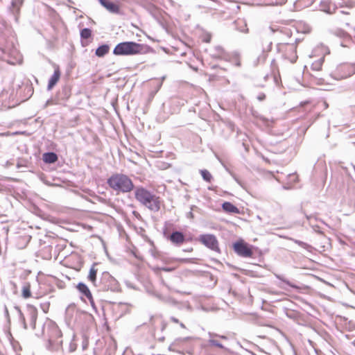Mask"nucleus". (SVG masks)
Listing matches in <instances>:
<instances>
[{"label":"nucleus","mask_w":355,"mask_h":355,"mask_svg":"<svg viewBox=\"0 0 355 355\" xmlns=\"http://www.w3.org/2000/svg\"><path fill=\"white\" fill-rule=\"evenodd\" d=\"M144 49V45L135 42H123L119 43L113 50L115 55H133L140 54Z\"/></svg>","instance_id":"6"},{"label":"nucleus","mask_w":355,"mask_h":355,"mask_svg":"<svg viewBox=\"0 0 355 355\" xmlns=\"http://www.w3.org/2000/svg\"><path fill=\"white\" fill-rule=\"evenodd\" d=\"M132 214H133V215H134V216H135L137 218H140V217H141L140 214H139L137 211H133Z\"/></svg>","instance_id":"39"},{"label":"nucleus","mask_w":355,"mask_h":355,"mask_svg":"<svg viewBox=\"0 0 355 355\" xmlns=\"http://www.w3.org/2000/svg\"><path fill=\"white\" fill-rule=\"evenodd\" d=\"M87 316L86 312L79 310L75 304L69 305L65 311V319L69 324L79 326Z\"/></svg>","instance_id":"7"},{"label":"nucleus","mask_w":355,"mask_h":355,"mask_svg":"<svg viewBox=\"0 0 355 355\" xmlns=\"http://www.w3.org/2000/svg\"><path fill=\"white\" fill-rule=\"evenodd\" d=\"M323 105L324 109H327L329 107V105L326 101L323 102Z\"/></svg>","instance_id":"41"},{"label":"nucleus","mask_w":355,"mask_h":355,"mask_svg":"<svg viewBox=\"0 0 355 355\" xmlns=\"http://www.w3.org/2000/svg\"><path fill=\"white\" fill-rule=\"evenodd\" d=\"M162 270H163L164 271L168 272V271H171L173 269H172V268H162Z\"/></svg>","instance_id":"40"},{"label":"nucleus","mask_w":355,"mask_h":355,"mask_svg":"<svg viewBox=\"0 0 355 355\" xmlns=\"http://www.w3.org/2000/svg\"><path fill=\"white\" fill-rule=\"evenodd\" d=\"M60 69L58 68L55 69L53 74L51 76L49 80L47 89L51 90L58 83V81L60 79Z\"/></svg>","instance_id":"17"},{"label":"nucleus","mask_w":355,"mask_h":355,"mask_svg":"<svg viewBox=\"0 0 355 355\" xmlns=\"http://www.w3.org/2000/svg\"><path fill=\"white\" fill-rule=\"evenodd\" d=\"M257 100L259 101H262L263 100H265L266 98V95L264 93H260L257 97Z\"/></svg>","instance_id":"38"},{"label":"nucleus","mask_w":355,"mask_h":355,"mask_svg":"<svg viewBox=\"0 0 355 355\" xmlns=\"http://www.w3.org/2000/svg\"><path fill=\"white\" fill-rule=\"evenodd\" d=\"M193 250V248H189V249H187V250H184V251L185 252H191Z\"/></svg>","instance_id":"44"},{"label":"nucleus","mask_w":355,"mask_h":355,"mask_svg":"<svg viewBox=\"0 0 355 355\" xmlns=\"http://www.w3.org/2000/svg\"><path fill=\"white\" fill-rule=\"evenodd\" d=\"M200 173L202 175V179L207 182H210L213 179L211 174L209 173V171L206 169L200 170Z\"/></svg>","instance_id":"28"},{"label":"nucleus","mask_w":355,"mask_h":355,"mask_svg":"<svg viewBox=\"0 0 355 355\" xmlns=\"http://www.w3.org/2000/svg\"><path fill=\"white\" fill-rule=\"evenodd\" d=\"M272 43L271 41H268L266 42V46H263V53H268L269 51H270L271 49H272Z\"/></svg>","instance_id":"35"},{"label":"nucleus","mask_w":355,"mask_h":355,"mask_svg":"<svg viewBox=\"0 0 355 355\" xmlns=\"http://www.w3.org/2000/svg\"><path fill=\"white\" fill-rule=\"evenodd\" d=\"M189 216H193L192 212H189Z\"/></svg>","instance_id":"48"},{"label":"nucleus","mask_w":355,"mask_h":355,"mask_svg":"<svg viewBox=\"0 0 355 355\" xmlns=\"http://www.w3.org/2000/svg\"><path fill=\"white\" fill-rule=\"evenodd\" d=\"M132 355H141V354H135L132 353Z\"/></svg>","instance_id":"49"},{"label":"nucleus","mask_w":355,"mask_h":355,"mask_svg":"<svg viewBox=\"0 0 355 355\" xmlns=\"http://www.w3.org/2000/svg\"><path fill=\"white\" fill-rule=\"evenodd\" d=\"M355 73V63H342L337 66L332 73V77L336 80L345 79Z\"/></svg>","instance_id":"10"},{"label":"nucleus","mask_w":355,"mask_h":355,"mask_svg":"<svg viewBox=\"0 0 355 355\" xmlns=\"http://www.w3.org/2000/svg\"><path fill=\"white\" fill-rule=\"evenodd\" d=\"M324 61V56L319 58L318 60L314 61L311 64V69L315 71H319L322 69V66Z\"/></svg>","instance_id":"26"},{"label":"nucleus","mask_w":355,"mask_h":355,"mask_svg":"<svg viewBox=\"0 0 355 355\" xmlns=\"http://www.w3.org/2000/svg\"><path fill=\"white\" fill-rule=\"evenodd\" d=\"M355 173V166H352ZM340 178H338L336 187L343 196V201L350 210L355 211V179L347 167H341Z\"/></svg>","instance_id":"2"},{"label":"nucleus","mask_w":355,"mask_h":355,"mask_svg":"<svg viewBox=\"0 0 355 355\" xmlns=\"http://www.w3.org/2000/svg\"><path fill=\"white\" fill-rule=\"evenodd\" d=\"M275 276L279 280H281L282 282H284L285 284H286L288 286L292 287V288H297V286L293 284L291 282H290L288 280H287L286 279H285L282 275H278V274H275Z\"/></svg>","instance_id":"32"},{"label":"nucleus","mask_w":355,"mask_h":355,"mask_svg":"<svg viewBox=\"0 0 355 355\" xmlns=\"http://www.w3.org/2000/svg\"><path fill=\"white\" fill-rule=\"evenodd\" d=\"M99 3L110 12L118 14L120 12L119 6L115 3L109 0H98Z\"/></svg>","instance_id":"14"},{"label":"nucleus","mask_w":355,"mask_h":355,"mask_svg":"<svg viewBox=\"0 0 355 355\" xmlns=\"http://www.w3.org/2000/svg\"><path fill=\"white\" fill-rule=\"evenodd\" d=\"M18 319L24 329L29 328L34 331L35 336L43 338L46 348L56 352L62 347V333L58 324L52 320L46 318L37 320V310L34 306H28L25 315L21 309L16 306Z\"/></svg>","instance_id":"1"},{"label":"nucleus","mask_w":355,"mask_h":355,"mask_svg":"<svg viewBox=\"0 0 355 355\" xmlns=\"http://www.w3.org/2000/svg\"><path fill=\"white\" fill-rule=\"evenodd\" d=\"M21 166H22V165H21L19 162H18V163L17 164V167L18 168H21Z\"/></svg>","instance_id":"45"},{"label":"nucleus","mask_w":355,"mask_h":355,"mask_svg":"<svg viewBox=\"0 0 355 355\" xmlns=\"http://www.w3.org/2000/svg\"><path fill=\"white\" fill-rule=\"evenodd\" d=\"M233 248L235 252L240 257H251L253 254L252 247L243 240L234 243Z\"/></svg>","instance_id":"12"},{"label":"nucleus","mask_w":355,"mask_h":355,"mask_svg":"<svg viewBox=\"0 0 355 355\" xmlns=\"http://www.w3.org/2000/svg\"><path fill=\"white\" fill-rule=\"evenodd\" d=\"M166 324L163 322L162 323V330H164L166 328Z\"/></svg>","instance_id":"43"},{"label":"nucleus","mask_w":355,"mask_h":355,"mask_svg":"<svg viewBox=\"0 0 355 355\" xmlns=\"http://www.w3.org/2000/svg\"><path fill=\"white\" fill-rule=\"evenodd\" d=\"M291 240L294 242L295 243L297 244L298 245H300L301 248L306 250L307 251L310 252L312 249V247L311 245H310L309 244L305 243V242H303L302 241H300V240H297V239H291Z\"/></svg>","instance_id":"27"},{"label":"nucleus","mask_w":355,"mask_h":355,"mask_svg":"<svg viewBox=\"0 0 355 355\" xmlns=\"http://www.w3.org/2000/svg\"><path fill=\"white\" fill-rule=\"evenodd\" d=\"M23 1L24 0H12L10 9L14 15H16L19 12Z\"/></svg>","instance_id":"24"},{"label":"nucleus","mask_w":355,"mask_h":355,"mask_svg":"<svg viewBox=\"0 0 355 355\" xmlns=\"http://www.w3.org/2000/svg\"><path fill=\"white\" fill-rule=\"evenodd\" d=\"M22 296L24 298H28L31 296V286L29 284H26L22 288Z\"/></svg>","instance_id":"29"},{"label":"nucleus","mask_w":355,"mask_h":355,"mask_svg":"<svg viewBox=\"0 0 355 355\" xmlns=\"http://www.w3.org/2000/svg\"><path fill=\"white\" fill-rule=\"evenodd\" d=\"M92 35V31L88 28H83L80 31V37L83 39H88Z\"/></svg>","instance_id":"30"},{"label":"nucleus","mask_w":355,"mask_h":355,"mask_svg":"<svg viewBox=\"0 0 355 355\" xmlns=\"http://www.w3.org/2000/svg\"><path fill=\"white\" fill-rule=\"evenodd\" d=\"M296 48V45L291 43H279L277 45V51L282 54V58L291 63H295L297 60Z\"/></svg>","instance_id":"8"},{"label":"nucleus","mask_w":355,"mask_h":355,"mask_svg":"<svg viewBox=\"0 0 355 355\" xmlns=\"http://www.w3.org/2000/svg\"><path fill=\"white\" fill-rule=\"evenodd\" d=\"M135 198L141 205L153 212L160 209V198L143 187L135 188Z\"/></svg>","instance_id":"4"},{"label":"nucleus","mask_w":355,"mask_h":355,"mask_svg":"<svg viewBox=\"0 0 355 355\" xmlns=\"http://www.w3.org/2000/svg\"><path fill=\"white\" fill-rule=\"evenodd\" d=\"M233 25L236 31L243 33H248L249 30L247 27V22L244 19H237L233 22Z\"/></svg>","instance_id":"16"},{"label":"nucleus","mask_w":355,"mask_h":355,"mask_svg":"<svg viewBox=\"0 0 355 355\" xmlns=\"http://www.w3.org/2000/svg\"><path fill=\"white\" fill-rule=\"evenodd\" d=\"M210 345L217 347L220 349H225V347L223 344H221L218 340H215L214 338H210V339L208 340Z\"/></svg>","instance_id":"33"},{"label":"nucleus","mask_w":355,"mask_h":355,"mask_svg":"<svg viewBox=\"0 0 355 355\" xmlns=\"http://www.w3.org/2000/svg\"><path fill=\"white\" fill-rule=\"evenodd\" d=\"M5 313H6V315H8V311L6 307L5 308Z\"/></svg>","instance_id":"46"},{"label":"nucleus","mask_w":355,"mask_h":355,"mask_svg":"<svg viewBox=\"0 0 355 355\" xmlns=\"http://www.w3.org/2000/svg\"><path fill=\"white\" fill-rule=\"evenodd\" d=\"M354 30H355V27H354Z\"/></svg>","instance_id":"51"},{"label":"nucleus","mask_w":355,"mask_h":355,"mask_svg":"<svg viewBox=\"0 0 355 355\" xmlns=\"http://www.w3.org/2000/svg\"><path fill=\"white\" fill-rule=\"evenodd\" d=\"M252 355H256V354H255L254 353H253V352H252Z\"/></svg>","instance_id":"50"},{"label":"nucleus","mask_w":355,"mask_h":355,"mask_svg":"<svg viewBox=\"0 0 355 355\" xmlns=\"http://www.w3.org/2000/svg\"><path fill=\"white\" fill-rule=\"evenodd\" d=\"M76 288L78 291L81 293V295L85 297L89 301L91 305L94 306V299L88 286L85 284L80 282L78 284Z\"/></svg>","instance_id":"13"},{"label":"nucleus","mask_w":355,"mask_h":355,"mask_svg":"<svg viewBox=\"0 0 355 355\" xmlns=\"http://www.w3.org/2000/svg\"><path fill=\"white\" fill-rule=\"evenodd\" d=\"M109 50L110 46L108 44H102L96 49L95 54L96 56L102 58L109 52Z\"/></svg>","instance_id":"22"},{"label":"nucleus","mask_w":355,"mask_h":355,"mask_svg":"<svg viewBox=\"0 0 355 355\" xmlns=\"http://www.w3.org/2000/svg\"><path fill=\"white\" fill-rule=\"evenodd\" d=\"M306 218L309 223V225L312 227L313 230L319 234H322V232L320 230V228L318 225L313 224V220H316V218L313 215H306Z\"/></svg>","instance_id":"25"},{"label":"nucleus","mask_w":355,"mask_h":355,"mask_svg":"<svg viewBox=\"0 0 355 355\" xmlns=\"http://www.w3.org/2000/svg\"><path fill=\"white\" fill-rule=\"evenodd\" d=\"M98 286L102 291H111L112 292L118 291L120 287L118 281L108 272H103L102 273Z\"/></svg>","instance_id":"9"},{"label":"nucleus","mask_w":355,"mask_h":355,"mask_svg":"<svg viewBox=\"0 0 355 355\" xmlns=\"http://www.w3.org/2000/svg\"><path fill=\"white\" fill-rule=\"evenodd\" d=\"M169 240L176 245H180L185 241V236L182 232L174 231L168 237Z\"/></svg>","instance_id":"15"},{"label":"nucleus","mask_w":355,"mask_h":355,"mask_svg":"<svg viewBox=\"0 0 355 355\" xmlns=\"http://www.w3.org/2000/svg\"><path fill=\"white\" fill-rule=\"evenodd\" d=\"M42 159L45 163L53 164L58 160V157L55 153L47 152L43 154Z\"/></svg>","instance_id":"19"},{"label":"nucleus","mask_w":355,"mask_h":355,"mask_svg":"<svg viewBox=\"0 0 355 355\" xmlns=\"http://www.w3.org/2000/svg\"><path fill=\"white\" fill-rule=\"evenodd\" d=\"M209 338H220L223 340H227V337L226 336L218 335V334H214V333L209 332Z\"/></svg>","instance_id":"36"},{"label":"nucleus","mask_w":355,"mask_h":355,"mask_svg":"<svg viewBox=\"0 0 355 355\" xmlns=\"http://www.w3.org/2000/svg\"><path fill=\"white\" fill-rule=\"evenodd\" d=\"M223 209L227 213L239 214V209L230 202H225L222 205Z\"/></svg>","instance_id":"20"},{"label":"nucleus","mask_w":355,"mask_h":355,"mask_svg":"<svg viewBox=\"0 0 355 355\" xmlns=\"http://www.w3.org/2000/svg\"><path fill=\"white\" fill-rule=\"evenodd\" d=\"M331 7H334L331 4L330 0H321L320 3V10L325 12L329 14L333 13L331 10Z\"/></svg>","instance_id":"21"},{"label":"nucleus","mask_w":355,"mask_h":355,"mask_svg":"<svg viewBox=\"0 0 355 355\" xmlns=\"http://www.w3.org/2000/svg\"><path fill=\"white\" fill-rule=\"evenodd\" d=\"M97 265L96 263H94L89 270V272L88 275V279L96 286H97L96 284V274L97 270L95 268V266Z\"/></svg>","instance_id":"23"},{"label":"nucleus","mask_w":355,"mask_h":355,"mask_svg":"<svg viewBox=\"0 0 355 355\" xmlns=\"http://www.w3.org/2000/svg\"><path fill=\"white\" fill-rule=\"evenodd\" d=\"M169 320L171 322H174V323H176V324H179L180 327L182 328V329H185L186 328L185 325L182 322H180L179 321V320L177 318H175V316H171L169 318Z\"/></svg>","instance_id":"34"},{"label":"nucleus","mask_w":355,"mask_h":355,"mask_svg":"<svg viewBox=\"0 0 355 355\" xmlns=\"http://www.w3.org/2000/svg\"><path fill=\"white\" fill-rule=\"evenodd\" d=\"M297 313L293 311H290L286 313V316L291 319H295L296 318Z\"/></svg>","instance_id":"37"},{"label":"nucleus","mask_w":355,"mask_h":355,"mask_svg":"<svg viewBox=\"0 0 355 355\" xmlns=\"http://www.w3.org/2000/svg\"><path fill=\"white\" fill-rule=\"evenodd\" d=\"M258 119L266 126L270 127L273 123L274 120L266 118L263 116H258Z\"/></svg>","instance_id":"31"},{"label":"nucleus","mask_w":355,"mask_h":355,"mask_svg":"<svg viewBox=\"0 0 355 355\" xmlns=\"http://www.w3.org/2000/svg\"><path fill=\"white\" fill-rule=\"evenodd\" d=\"M199 241L201 242L205 246L212 251L220 252L218 247V241L214 234H201L199 236Z\"/></svg>","instance_id":"11"},{"label":"nucleus","mask_w":355,"mask_h":355,"mask_svg":"<svg viewBox=\"0 0 355 355\" xmlns=\"http://www.w3.org/2000/svg\"><path fill=\"white\" fill-rule=\"evenodd\" d=\"M182 261H183V262H188L189 259H182Z\"/></svg>","instance_id":"47"},{"label":"nucleus","mask_w":355,"mask_h":355,"mask_svg":"<svg viewBox=\"0 0 355 355\" xmlns=\"http://www.w3.org/2000/svg\"><path fill=\"white\" fill-rule=\"evenodd\" d=\"M211 57L218 59H226L227 57V53L220 46H215L214 52L211 53Z\"/></svg>","instance_id":"18"},{"label":"nucleus","mask_w":355,"mask_h":355,"mask_svg":"<svg viewBox=\"0 0 355 355\" xmlns=\"http://www.w3.org/2000/svg\"><path fill=\"white\" fill-rule=\"evenodd\" d=\"M75 349H76V347H75L72 344H71V345H70V351H71V352H73V351H74Z\"/></svg>","instance_id":"42"},{"label":"nucleus","mask_w":355,"mask_h":355,"mask_svg":"<svg viewBox=\"0 0 355 355\" xmlns=\"http://www.w3.org/2000/svg\"><path fill=\"white\" fill-rule=\"evenodd\" d=\"M17 40L10 30L0 33V58L9 64H15L20 60L16 46Z\"/></svg>","instance_id":"3"},{"label":"nucleus","mask_w":355,"mask_h":355,"mask_svg":"<svg viewBox=\"0 0 355 355\" xmlns=\"http://www.w3.org/2000/svg\"><path fill=\"white\" fill-rule=\"evenodd\" d=\"M107 184L117 193H129L135 188L132 180L127 175L123 173L112 174L107 180Z\"/></svg>","instance_id":"5"}]
</instances>
